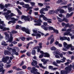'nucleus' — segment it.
I'll list each match as a JSON object with an SVG mask.
<instances>
[{
    "mask_svg": "<svg viewBox=\"0 0 74 74\" xmlns=\"http://www.w3.org/2000/svg\"><path fill=\"white\" fill-rule=\"evenodd\" d=\"M68 11L69 12H70L73 11V8L72 7H69L68 8Z\"/></svg>",
    "mask_w": 74,
    "mask_h": 74,
    "instance_id": "nucleus-26",
    "label": "nucleus"
},
{
    "mask_svg": "<svg viewBox=\"0 0 74 74\" xmlns=\"http://www.w3.org/2000/svg\"><path fill=\"white\" fill-rule=\"evenodd\" d=\"M13 48L12 49V54H15L16 55L18 56L19 55V53L18 52L16 51V50H19V48L17 47H13Z\"/></svg>",
    "mask_w": 74,
    "mask_h": 74,
    "instance_id": "nucleus-6",
    "label": "nucleus"
},
{
    "mask_svg": "<svg viewBox=\"0 0 74 74\" xmlns=\"http://www.w3.org/2000/svg\"><path fill=\"white\" fill-rule=\"evenodd\" d=\"M4 34L5 36V39H6V40H8V41L10 42H11L12 41V40H13V36L12 34H10V38L9 34H8L7 32H5Z\"/></svg>",
    "mask_w": 74,
    "mask_h": 74,
    "instance_id": "nucleus-2",
    "label": "nucleus"
},
{
    "mask_svg": "<svg viewBox=\"0 0 74 74\" xmlns=\"http://www.w3.org/2000/svg\"><path fill=\"white\" fill-rule=\"evenodd\" d=\"M60 10V9H58L57 10H56L55 11V13L56 14H58V13L59 12V11Z\"/></svg>",
    "mask_w": 74,
    "mask_h": 74,
    "instance_id": "nucleus-35",
    "label": "nucleus"
},
{
    "mask_svg": "<svg viewBox=\"0 0 74 74\" xmlns=\"http://www.w3.org/2000/svg\"><path fill=\"white\" fill-rule=\"evenodd\" d=\"M67 3V1H65L64 2L61 3L60 4L61 5H66Z\"/></svg>",
    "mask_w": 74,
    "mask_h": 74,
    "instance_id": "nucleus-38",
    "label": "nucleus"
},
{
    "mask_svg": "<svg viewBox=\"0 0 74 74\" xmlns=\"http://www.w3.org/2000/svg\"><path fill=\"white\" fill-rule=\"evenodd\" d=\"M0 23L2 24V26L0 24V28L1 29H3V31H5V30H9V28L4 27L3 26H5V25L4 24V21H1V20L0 19Z\"/></svg>",
    "mask_w": 74,
    "mask_h": 74,
    "instance_id": "nucleus-3",
    "label": "nucleus"
},
{
    "mask_svg": "<svg viewBox=\"0 0 74 74\" xmlns=\"http://www.w3.org/2000/svg\"><path fill=\"white\" fill-rule=\"evenodd\" d=\"M69 23H68L67 24H66L65 26V27L66 28V27H69Z\"/></svg>",
    "mask_w": 74,
    "mask_h": 74,
    "instance_id": "nucleus-57",
    "label": "nucleus"
},
{
    "mask_svg": "<svg viewBox=\"0 0 74 74\" xmlns=\"http://www.w3.org/2000/svg\"><path fill=\"white\" fill-rule=\"evenodd\" d=\"M26 54L28 56H30V55H31V53L30 52H28Z\"/></svg>",
    "mask_w": 74,
    "mask_h": 74,
    "instance_id": "nucleus-55",
    "label": "nucleus"
},
{
    "mask_svg": "<svg viewBox=\"0 0 74 74\" xmlns=\"http://www.w3.org/2000/svg\"><path fill=\"white\" fill-rule=\"evenodd\" d=\"M3 66H4V65H3V64L2 63H0V67H2V69H3Z\"/></svg>",
    "mask_w": 74,
    "mask_h": 74,
    "instance_id": "nucleus-58",
    "label": "nucleus"
},
{
    "mask_svg": "<svg viewBox=\"0 0 74 74\" xmlns=\"http://www.w3.org/2000/svg\"><path fill=\"white\" fill-rule=\"evenodd\" d=\"M36 38L37 39V38H40L41 37V34H38V33H36Z\"/></svg>",
    "mask_w": 74,
    "mask_h": 74,
    "instance_id": "nucleus-19",
    "label": "nucleus"
},
{
    "mask_svg": "<svg viewBox=\"0 0 74 74\" xmlns=\"http://www.w3.org/2000/svg\"><path fill=\"white\" fill-rule=\"evenodd\" d=\"M10 57L8 56H6L5 58L3 57L2 59V60L4 63H5L8 62V60L9 59Z\"/></svg>",
    "mask_w": 74,
    "mask_h": 74,
    "instance_id": "nucleus-11",
    "label": "nucleus"
},
{
    "mask_svg": "<svg viewBox=\"0 0 74 74\" xmlns=\"http://www.w3.org/2000/svg\"><path fill=\"white\" fill-rule=\"evenodd\" d=\"M73 29L72 28H70V29H68L67 30V32H73Z\"/></svg>",
    "mask_w": 74,
    "mask_h": 74,
    "instance_id": "nucleus-36",
    "label": "nucleus"
},
{
    "mask_svg": "<svg viewBox=\"0 0 74 74\" xmlns=\"http://www.w3.org/2000/svg\"><path fill=\"white\" fill-rule=\"evenodd\" d=\"M8 33H10V34H15V33H17V32L16 31H12L11 32H10V31H8Z\"/></svg>",
    "mask_w": 74,
    "mask_h": 74,
    "instance_id": "nucleus-20",
    "label": "nucleus"
},
{
    "mask_svg": "<svg viewBox=\"0 0 74 74\" xmlns=\"http://www.w3.org/2000/svg\"><path fill=\"white\" fill-rule=\"evenodd\" d=\"M31 19V21H32V20H33V19H34V18H33V17L31 16H28L27 17H26V16H21V19H24L25 20V21H30V18Z\"/></svg>",
    "mask_w": 74,
    "mask_h": 74,
    "instance_id": "nucleus-7",
    "label": "nucleus"
},
{
    "mask_svg": "<svg viewBox=\"0 0 74 74\" xmlns=\"http://www.w3.org/2000/svg\"><path fill=\"white\" fill-rule=\"evenodd\" d=\"M8 24H11V23H15L16 22L15 21H10L8 22Z\"/></svg>",
    "mask_w": 74,
    "mask_h": 74,
    "instance_id": "nucleus-30",
    "label": "nucleus"
},
{
    "mask_svg": "<svg viewBox=\"0 0 74 74\" xmlns=\"http://www.w3.org/2000/svg\"><path fill=\"white\" fill-rule=\"evenodd\" d=\"M56 62L58 64H59L61 63H63V62L61 60H57Z\"/></svg>",
    "mask_w": 74,
    "mask_h": 74,
    "instance_id": "nucleus-40",
    "label": "nucleus"
},
{
    "mask_svg": "<svg viewBox=\"0 0 74 74\" xmlns=\"http://www.w3.org/2000/svg\"><path fill=\"white\" fill-rule=\"evenodd\" d=\"M53 65H54V66H56L57 67H59V66L58 65L57 63L55 62H53Z\"/></svg>",
    "mask_w": 74,
    "mask_h": 74,
    "instance_id": "nucleus-32",
    "label": "nucleus"
},
{
    "mask_svg": "<svg viewBox=\"0 0 74 74\" xmlns=\"http://www.w3.org/2000/svg\"><path fill=\"white\" fill-rule=\"evenodd\" d=\"M60 40H61V41H63V40H67V41H70V38H67V37H66L65 36L61 37L60 38Z\"/></svg>",
    "mask_w": 74,
    "mask_h": 74,
    "instance_id": "nucleus-10",
    "label": "nucleus"
},
{
    "mask_svg": "<svg viewBox=\"0 0 74 74\" xmlns=\"http://www.w3.org/2000/svg\"><path fill=\"white\" fill-rule=\"evenodd\" d=\"M53 54L54 55H59V53H60V52H59V50H57L55 51H54V52H53Z\"/></svg>",
    "mask_w": 74,
    "mask_h": 74,
    "instance_id": "nucleus-14",
    "label": "nucleus"
},
{
    "mask_svg": "<svg viewBox=\"0 0 74 74\" xmlns=\"http://www.w3.org/2000/svg\"><path fill=\"white\" fill-rule=\"evenodd\" d=\"M26 52V50H24L23 51H20V52H21V53H25V52Z\"/></svg>",
    "mask_w": 74,
    "mask_h": 74,
    "instance_id": "nucleus-61",
    "label": "nucleus"
},
{
    "mask_svg": "<svg viewBox=\"0 0 74 74\" xmlns=\"http://www.w3.org/2000/svg\"><path fill=\"white\" fill-rule=\"evenodd\" d=\"M1 44L2 45H4V46H7V45H8V44L5 43V42L4 41H2L1 43Z\"/></svg>",
    "mask_w": 74,
    "mask_h": 74,
    "instance_id": "nucleus-22",
    "label": "nucleus"
},
{
    "mask_svg": "<svg viewBox=\"0 0 74 74\" xmlns=\"http://www.w3.org/2000/svg\"><path fill=\"white\" fill-rule=\"evenodd\" d=\"M72 69V65L70 64L69 66L66 67L65 68V70H66V71L64 70L61 71L60 74H67V73H69L71 71Z\"/></svg>",
    "mask_w": 74,
    "mask_h": 74,
    "instance_id": "nucleus-1",
    "label": "nucleus"
},
{
    "mask_svg": "<svg viewBox=\"0 0 74 74\" xmlns=\"http://www.w3.org/2000/svg\"><path fill=\"white\" fill-rule=\"evenodd\" d=\"M10 16L11 18V17H12L13 16H15V15L13 13H11Z\"/></svg>",
    "mask_w": 74,
    "mask_h": 74,
    "instance_id": "nucleus-54",
    "label": "nucleus"
},
{
    "mask_svg": "<svg viewBox=\"0 0 74 74\" xmlns=\"http://www.w3.org/2000/svg\"><path fill=\"white\" fill-rule=\"evenodd\" d=\"M23 1H24L25 2H26L27 3H30L32 0H23Z\"/></svg>",
    "mask_w": 74,
    "mask_h": 74,
    "instance_id": "nucleus-29",
    "label": "nucleus"
},
{
    "mask_svg": "<svg viewBox=\"0 0 74 74\" xmlns=\"http://www.w3.org/2000/svg\"><path fill=\"white\" fill-rule=\"evenodd\" d=\"M42 9L44 11H48V9L46 8H42Z\"/></svg>",
    "mask_w": 74,
    "mask_h": 74,
    "instance_id": "nucleus-48",
    "label": "nucleus"
},
{
    "mask_svg": "<svg viewBox=\"0 0 74 74\" xmlns=\"http://www.w3.org/2000/svg\"><path fill=\"white\" fill-rule=\"evenodd\" d=\"M4 53L5 55H10L11 54V52L5 50L4 51Z\"/></svg>",
    "mask_w": 74,
    "mask_h": 74,
    "instance_id": "nucleus-16",
    "label": "nucleus"
},
{
    "mask_svg": "<svg viewBox=\"0 0 74 74\" xmlns=\"http://www.w3.org/2000/svg\"><path fill=\"white\" fill-rule=\"evenodd\" d=\"M21 28V26H19V25H16V29H20Z\"/></svg>",
    "mask_w": 74,
    "mask_h": 74,
    "instance_id": "nucleus-44",
    "label": "nucleus"
},
{
    "mask_svg": "<svg viewBox=\"0 0 74 74\" xmlns=\"http://www.w3.org/2000/svg\"><path fill=\"white\" fill-rule=\"evenodd\" d=\"M54 41H55V39H54V38H53L51 39V41L50 42V44H52V43L53 42H54Z\"/></svg>",
    "mask_w": 74,
    "mask_h": 74,
    "instance_id": "nucleus-31",
    "label": "nucleus"
},
{
    "mask_svg": "<svg viewBox=\"0 0 74 74\" xmlns=\"http://www.w3.org/2000/svg\"><path fill=\"white\" fill-rule=\"evenodd\" d=\"M11 12V11L8 10L7 12H4L3 13V14L5 15V18L6 20H10L11 19V17L9 15V14H10Z\"/></svg>",
    "mask_w": 74,
    "mask_h": 74,
    "instance_id": "nucleus-4",
    "label": "nucleus"
},
{
    "mask_svg": "<svg viewBox=\"0 0 74 74\" xmlns=\"http://www.w3.org/2000/svg\"><path fill=\"white\" fill-rule=\"evenodd\" d=\"M53 31L57 34H58V33H59V31H58V30H55V29H53Z\"/></svg>",
    "mask_w": 74,
    "mask_h": 74,
    "instance_id": "nucleus-42",
    "label": "nucleus"
},
{
    "mask_svg": "<svg viewBox=\"0 0 74 74\" xmlns=\"http://www.w3.org/2000/svg\"><path fill=\"white\" fill-rule=\"evenodd\" d=\"M36 71H38V70L37 69H36L34 67H33L32 68V70L31 71V72L34 74H35L36 72Z\"/></svg>",
    "mask_w": 74,
    "mask_h": 74,
    "instance_id": "nucleus-13",
    "label": "nucleus"
},
{
    "mask_svg": "<svg viewBox=\"0 0 74 74\" xmlns=\"http://www.w3.org/2000/svg\"><path fill=\"white\" fill-rule=\"evenodd\" d=\"M51 49L52 51L54 50V51H55V50L56 49V48L54 47H53L52 48H51Z\"/></svg>",
    "mask_w": 74,
    "mask_h": 74,
    "instance_id": "nucleus-41",
    "label": "nucleus"
},
{
    "mask_svg": "<svg viewBox=\"0 0 74 74\" xmlns=\"http://www.w3.org/2000/svg\"><path fill=\"white\" fill-rule=\"evenodd\" d=\"M43 4H44L45 5H49V3H43Z\"/></svg>",
    "mask_w": 74,
    "mask_h": 74,
    "instance_id": "nucleus-64",
    "label": "nucleus"
},
{
    "mask_svg": "<svg viewBox=\"0 0 74 74\" xmlns=\"http://www.w3.org/2000/svg\"><path fill=\"white\" fill-rule=\"evenodd\" d=\"M70 33V32H65L64 33V36H67V35H69Z\"/></svg>",
    "mask_w": 74,
    "mask_h": 74,
    "instance_id": "nucleus-43",
    "label": "nucleus"
},
{
    "mask_svg": "<svg viewBox=\"0 0 74 74\" xmlns=\"http://www.w3.org/2000/svg\"><path fill=\"white\" fill-rule=\"evenodd\" d=\"M63 45L64 47L65 48H63L62 50L65 51H66L67 49H69L70 47H71L72 46L71 44L67 45V44L65 42L63 43Z\"/></svg>",
    "mask_w": 74,
    "mask_h": 74,
    "instance_id": "nucleus-5",
    "label": "nucleus"
},
{
    "mask_svg": "<svg viewBox=\"0 0 74 74\" xmlns=\"http://www.w3.org/2000/svg\"><path fill=\"white\" fill-rule=\"evenodd\" d=\"M43 19L44 21H47L48 20V19L47 17H46L45 16V17H43Z\"/></svg>",
    "mask_w": 74,
    "mask_h": 74,
    "instance_id": "nucleus-52",
    "label": "nucleus"
},
{
    "mask_svg": "<svg viewBox=\"0 0 74 74\" xmlns=\"http://www.w3.org/2000/svg\"><path fill=\"white\" fill-rule=\"evenodd\" d=\"M45 16L44 14H41L39 16V18H43L45 17Z\"/></svg>",
    "mask_w": 74,
    "mask_h": 74,
    "instance_id": "nucleus-50",
    "label": "nucleus"
},
{
    "mask_svg": "<svg viewBox=\"0 0 74 74\" xmlns=\"http://www.w3.org/2000/svg\"><path fill=\"white\" fill-rule=\"evenodd\" d=\"M38 52H40V51L41 49H41V48H42V46H38Z\"/></svg>",
    "mask_w": 74,
    "mask_h": 74,
    "instance_id": "nucleus-27",
    "label": "nucleus"
},
{
    "mask_svg": "<svg viewBox=\"0 0 74 74\" xmlns=\"http://www.w3.org/2000/svg\"><path fill=\"white\" fill-rule=\"evenodd\" d=\"M33 43L34 42H31L27 44V45L29 46L31 44H33Z\"/></svg>",
    "mask_w": 74,
    "mask_h": 74,
    "instance_id": "nucleus-60",
    "label": "nucleus"
},
{
    "mask_svg": "<svg viewBox=\"0 0 74 74\" xmlns=\"http://www.w3.org/2000/svg\"><path fill=\"white\" fill-rule=\"evenodd\" d=\"M0 7L2 10L4 8L5 6H4V5H3L2 4H0Z\"/></svg>",
    "mask_w": 74,
    "mask_h": 74,
    "instance_id": "nucleus-34",
    "label": "nucleus"
},
{
    "mask_svg": "<svg viewBox=\"0 0 74 74\" xmlns=\"http://www.w3.org/2000/svg\"><path fill=\"white\" fill-rule=\"evenodd\" d=\"M71 48V51H73V50H74V47L72 46V45H71V47H69ZM73 53H74V51L73 52Z\"/></svg>",
    "mask_w": 74,
    "mask_h": 74,
    "instance_id": "nucleus-56",
    "label": "nucleus"
},
{
    "mask_svg": "<svg viewBox=\"0 0 74 74\" xmlns=\"http://www.w3.org/2000/svg\"><path fill=\"white\" fill-rule=\"evenodd\" d=\"M10 4L8 3V4H6L5 5V7H6V8H7V7H10Z\"/></svg>",
    "mask_w": 74,
    "mask_h": 74,
    "instance_id": "nucleus-53",
    "label": "nucleus"
},
{
    "mask_svg": "<svg viewBox=\"0 0 74 74\" xmlns=\"http://www.w3.org/2000/svg\"><path fill=\"white\" fill-rule=\"evenodd\" d=\"M49 14L50 15L53 14H55V11L54 10H51L49 12Z\"/></svg>",
    "mask_w": 74,
    "mask_h": 74,
    "instance_id": "nucleus-24",
    "label": "nucleus"
},
{
    "mask_svg": "<svg viewBox=\"0 0 74 74\" xmlns=\"http://www.w3.org/2000/svg\"><path fill=\"white\" fill-rule=\"evenodd\" d=\"M39 66L40 67H41L42 69H45L46 67L43 66H42V64H39Z\"/></svg>",
    "mask_w": 74,
    "mask_h": 74,
    "instance_id": "nucleus-25",
    "label": "nucleus"
},
{
    "mask_svg": "<svg viewBox=\"0 0 74 74\" xmlns=\"http://www.w3.org/2000/svg\"><path fill=\"white\" fill-rule=\"evenodd\" d=\"M63 59H61V60H62V62H63H63H64V61H65V60H66V58L64 57H63Z\"/></svg>",
    "mask_w": 74,
    "mask_h": 74,
    "instance_id": "nucleus-46",
    "label": "nucleus"
},
{
    "mask_svg": "<svg viewBox=\"0 0 74 74\" xmlns=\"http://www.w3.org/2000/svg\"><path fill=\"white\" fill-rule=\"evenodd\" d=\"M33 62H32L31 63L32 66H34L35 65H36V64H37V62L36 61L34 60H33Z\"/></svg>",
    "mask_w": 74,
    "mask_h": 74,
    "instance_id": "nucleus-17",
    "label": "nucleus"
},
{
    "mask_svg": "<svg viewBox=\"0 0 74 74\" xmlns=\"http://www.w3.org/2000/svg\"><path fill=\"white\" fill-rule=\"evenodd\" d=\"M52 19H48L47 20V22L49 23H52Z\"/></svg>",
    "mask_w": 74,
    "mask_h": 74,
    "instance_id": "nucleus-39",
    "label": "nucleus"
},
{
    "mask_svg": "<svg viewBox=\"0 0 74 74\" xmlns=\"http://www.w3.org/2000/svg\"><path fill=\"white\" fill-rule=\"evenodd\" d=\"M59 12L60 13H64V11L63 10H61L60 9V12Z\"/></svg>",
    "mask_w": 74,
    "mask_h": 74,
    "instance_id": "nucleus-51",
    "label": "nucleus"
},
{
    "mask_svg": "<svg viewBox=\"0 0 74 74\" xmlns=\"http://www.w3.org/2000/svg\"><path fill=\"white\" fill-rule=\"evenodd\" d=\"M33 32L35 34H32V36H36V33H38V31L36 29H34L33 30Z\"/></svg>",
    "mask_w": 74,
    "mask_h": 74,
    "instance_id": "nucleus-15",
    "label": "nucleus"
},
{
    "mask_svg": "<svg viewBox=\"0 0 74 74\" xmlns=\"http://www.w3.org/2000/svg\"><path fill=\"white\" fill-rule=\"evenodd\" d=\"M21 30L25 32V33H27V34H30V30L29 29H26L25 27H22L21 28Z\"/></svg>",
    "mask_w": 74,
    "mask_h": 74,
    "instance_id": "nucleus-8",
    "label": "nucleus"
},
{
    "mask_svg": "<svg viewBox=\"0 0 74 74\" xmlns=\"http://www.w3.org/2000/svg\"><path fill=\"white\" fill-rule=\"evenodd\" d=\"M62 20V21H65V22H66V23H68V22H69V20H68V19L64 17L63 18Z\"/></svg>",
    "mask_w": 74,
    "mask_h": 74,
    "instance_id": "nucleus-21",
    "label": "nucleus"
},
{
    "mask_svg": "<svg viewBox=\"0 0 74 74\" xmlns=\"http://www.w3.org/2000/svg\"><path fill=\"white\" fill-rule=\"evenodd\" d=\"M29 5L28 4H25V7L26 8H29Z\"/></svg>",
    "mask_w": 74,
    "mask_h": 74,
    "instance_id": "nucleus-37",
    "label": "nucleus"
},
{
    "mask_svg": "<svg viewBox=\"0 0 74 74\" xmlns=\"http://www.w3.org/2000/svg\"><path fill=\"white\" fill-rule=\"evenodd\" d=\"M57 18L58 20V21H59V22H61L62 21V19H61L58 16H57Z\"/></svg>",
    "mask_w": 74,
    "mask_h": 74,
    "instance_id": "nucleus-33",
    "label": "nucleus"
},
{
    "mask_svg": "<svg viewBox=\"0 0 74 74\" xmlns=\"http://www.w3.org/2000/svg\"><path fill=\"white\" fill-rule=\"evenodd\" d=\"M48 62H49V60H46L45 61L43 62L44 64H46Z\"/></svg>",
    "mask_w": 74,
    "mask_h": 74,
    "instance_id": "nucleus-47",
    "label": "nucleus"
},
{
    "mask_svg": "<svg viewBox=\"0 0 74 74\" xmlns=\"http://www.w3.org/2000/svg\"><path fill=\"white\" fill-rule=\"evenodd\" d=\"M40 53H42L43 55H45L44 56V57H47V58H49L50 56V55L49 53H44V52L42 51H39Z\"/></svg>",
    "mask_w": 74,
    "mask_h": 74,
    "instance_id": "nucleus-9",
    "label": "nucleus"
},
{
    "mask_svg": "<svg viewBox=\"0 0 74 74\" xmlns=\"http://www.w3.org/2000/svg\"><path fill=\"white\" fill-rule=\"evenodd\" d=\"M30 4L32 5V7H33L35 5V3L33 2H31Z\"/></svg>",
    "mask_w": 74,
    "mask_h": 74,
    "instance_id": "nucleus-49",
    "label": "nucleus"
},
{
    "mask_svg": "<svg viewBox=\"0 0 74 74\" xmlns=\"http://www.w3.org/2000/svg\"><path fill=\"white\" fill-rule=\"evenodd\" d=\"M32 55H35V53H36V51L34 50H32Z\"/></svg>",
    "mask_w": 74,
    "mask_h": 74,
    "instance_id": "nucleus-45",
    "label": "nucleus"
},
{
    "mask_svg": "<svg viewBox=\"0 0 74 74\" xmlns=\"http://www.w3.org/2000/svg\"><path fill=\"white\" fill-rule=\"evenodd\" d=\"M62 0H58L57 2V3H58L59 4V3H62Z\"/></svg>",
    "mask_w": 74,
    "mask_h": 74,
    "instance_id": "nucleus-62",
    "label": "nucleus"
},
{
    "mask_svg": "<svg viewBox=\"0 0 74 74\" xmlns=\"http://www.w3.org/2000/svg\"><path fill=\"white\" fill-rule=\"evenodd\" d=\"M58 55H59V56H60V58H63V53H61L60 54V53L59 54H58Z\"/></svg>",
    "mask_w": 74,
    "mask_h": 74,
    "instance_id": "nucleus-63",
    "label": "nucleus"
},
{
    "mask_svg": "<svg viewBox=\"0 0 74 74\" xmlns=\"http://www.w3.org/2000/svg\"><path fill=\"white\" fill-rule=\"evenodd\" d=\"M42 21H41V20L39 19L38 20V23H35L34 24L35 26H40L41 25V23H42Z\"/></svg>",
    "mask_w": 74,
    "mask_h": 74,
    "instance_id": "nucleus-12",
    "label": "nucleus"
},
{
    "mask_svg": "<svg viewBox=\"0 0 74 74\" xmlns=\"http://www.w3.org/2000/svg\"><path fill=\"white\" fill-rule=\"evenodd\" d=\"M73 12H72L71 13V14H70L69 13H67L66 14V18H69L70 16H71L72 15H73Z\"/></svg>",
    "mask_w": 74,
    "mask_h": 74,
    "instance_id": "nucleus-18",
    "label": "nucleus"
},
{
    "mask_svg": "<svg viewBox=\"0 0 74 74\" xmlns=\"http://www.w3.org/2000/svg\"><path fill=\"white\" fill-rule=\"evenodd\" d=\"M41 27L42 29H44V30H45L47 31V30H48V27H44V25L42 26H41Z\"/></svg>",
    "mask_w": 74,
    "mask_h": 74,
    "instance_id": "nucleus-23",
    "label": "nucleus"
},
{
    "mask_svg": "<svg viewBox=\"0 0 74 74\" xmlns=\"http://www.w3.org/2000/svg\"><path fill=\"white\" fill-rule=\"evenodd\" d=\"M43 11H44L43 9H42H42L40 10V13L41 14H45V13H44Z\"/></svg>",
    "mask_w": 74,
    "mask_h": 74,
    "instance_id": "nucleus-28",
    "label": "nucleus"
},
{
    "mask_svg": "<svg viewBox=\"0 0 74 74\" xmlns=\"http://www.w3.org/2000/svg\"><path fill=\"white\" fill-rule=\"evenodd\" d=\"M27 40V41H29V40H32V38L30 37L29 38H27L26 39Z\"/></svg>",
    "mask_w": 74,
    "mask_h": 74,
    "instance_id": "nucleus-59",
    "label": "nucleus"
}]
</instances>
